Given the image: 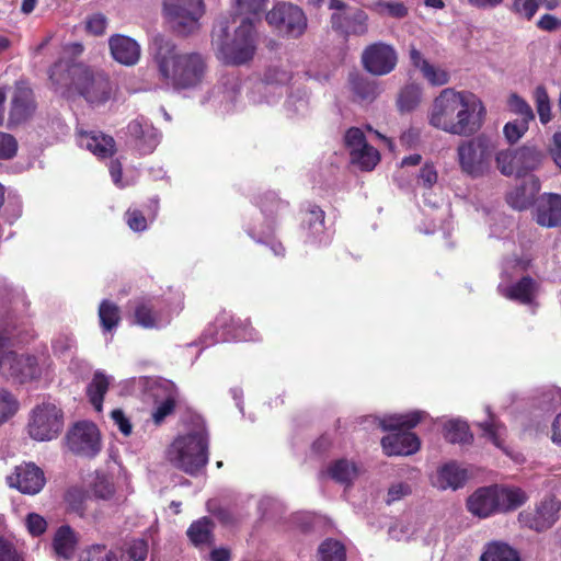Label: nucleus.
I'll list each match as a JSON object with an SVG mask.
<instances>
[{"label":"nucleus","mask_w":561,"mask_h":561,"mask_svg":"<svg viewBox=\"0 0 561 561\" xmlns=\"http://www.w3.org/2000/svg\"><path fill=\"white\" fill-rule=\"evenodd\" d=\"M485 106L474 94L446 88L434 99L428 123L457 136H471L483 125Z\"/></svg>","instance_id":"nucleus-1"},{"label":"nucleus","mask_w":561,"mask_h":561,"mask_svg":"<svg viewBox=\"0 0 561 561\" xmlns=\"http://www.w3.org/2000/svg\"><path fill=\"white\" fill-rule=\"evenodd\" d=\"M153 61L160 81L175 91L195 89L203 82L207 64L196 51L183 53L163 36L154 37Z\"/></svg>","instance_id":"nucleus-2"},{"label":"nucleus","mask_w":561,"mask_h":561,"mask_svg":"<svg viewBox=\"0 0 561 561\" xmlns=\"http://www.w3.org/2000/svg\"><path fill=\"white\" fill-rule=\"evenodd\" d=\"M422 420V412L394 414L381 420L383 431L396 432L381 439V447L387 456H410L419 451L421 440L415 433L409 432Z\"/></svg>","instance_id":"nucleus-3"},{"label":"nucleus","mask_w":561,"mask_h":561,"mask_svg":"<svg viewBox=\"0 0 561 561\" xmlns=\"http://www.w3.org/2000/svg\"><path fill=\"white\" fill-rule=\"evenodd\" d=\"M167 459L176 469L196 477L208 463V436L191 432L178 436L167 450Z\"/></svg>","instance_id":"nucleus-4"},{"label":"nucleus","mask_w":561,"mask_h":561,"mask_svg":"<svg viewBox=\"0 0 561 561\" xmlns=\"http://www.w3.org/2000/svg\"><path fill=\"white\" fill-rule=\"evenodd\" d=\"M220 34L215 39L225 64L240 66L250 61L256 50L255 28L253 22L245 18L234 31L233 38L228 42L227 22L220 23Z\"/></svg>","instance_id":"nucleus-5"},{"label":"nucleus","mask_w":561,"mask_h":561,"mask_svg":"<svg viewBox=\"0 0 561 561\" xmlns=\"http://www.w3.org/2000/svg\"><path fill=\"white\" fill-rule=\"evenodd\" d=\"M328 8L333 11L330 16L331 27L344 41L368 33L369 16L363 9L351 7L343 0H329Z\"/></svg>","instance_id":"nucleus-6"},{"label":"nucleus","mask_w":561,"mask_h":561,"mask_svg":"<svg viewBox=\"0 0 561 561\" xmlns=\"http://www.w3.org/2000/svg\"><path fill=\"white\" fill-rule=\"evenodd\" d=\"M265 20L278 34L287 38L301 37L308 27L306 13L291 2H277L266 13Z\"/></svg>","instance_id":"nucleus-7"},{"label":"nucleus","mask_w":561,"mask_h":561,"mask_svg":"<svg viewBox=\"0 0 561 561\" xmlns=\"http://www.w3.org/2000/svg\"><path fill=\"white\" fill-rule=\"evenodd\" d=\"M163 11L173 31L188 35L198 30L203 16V0H163Z\"/></svg>","instance_id":"nucleus-8"},{"label":"nucleus","mask_w":561,"mask_h":561,"mask_svg":"<svg viewBox=\"0 0 561 561\" xmlns=\"http://www.w3.org/2000/svg\"><path fill=\"white\" fill-rule=\"evenodd\" d=\"M62 427L64 413L56 404L43 402L32 410L27 430L33 439L51 440L58 436Z\"/></svg>","instance_id":"nucleus-9"},{"label":"nucleus","mask_w":561,"mask_h":561,"mask_svg":"<svg viewBox=\"0 0 561 561\" xmlns=\"http://www.w3.org/2000/svg\"><path fill=\"white\" fill-rule=\"evenodd\" d=\"M457 153L461 170L471 176H480L489 169L493 147L485 137H477L462 141Z\"/></svg>","instance_id":"nucleus-10"},{"label":"nucleus","mask_w":561,"mask_h":561,"mask_svg":"<svg viewBox=\"0 0 561 561\" xmlns=\"http://www.w3.org/2000/svg\"><path fill=\"white\" fill-rule=\"evenodd\" d=\"M69 450L78 456L95 457L101 450L99 428L92 422H77L66 435Z\"/></svg>","instance_id":"nucleus-11"},{"label":"nucleus","mask_w":561,"mask_h":561,"mask_svg":"<svg viewBox=\"0 0 561 561\" xmlns=\"http://www.w3.org/2000/svg\"><path fill=\"white\" fill-rule=\"evenodd\" d=\"M84 64L59 59L48 68L50 89L64 98L75 94Z\"/></svg>","instance_id":"nucleus-12"},{"label":"nucleus","mask_w":561,"mask_h":561,"mask_svg":"<svg viewBox=\"0 0 561 561\" xmlns=\"http://www.w3.org/2000/svg\"><path fill=\"white\" fill-rule=\"evenodd\" d=\"M398 64V54L393 46L376 42L362 53L363 68L373 76L381 77L392 72Z\"/></svg>","instance_id":"nucleus-13"},{"label":"nucleus","mask_w":561,"mask_h":561,"mask_svg":"<svg viewBox=\"0 0 561 561\" xmlns=\"http://www.w3.org/2000/svg\"><path fill=\"white\" fill-rule=\"evenodd\" d=\"M1 375L14 382L25 383L41 378L42 368L34 355L8 352L2 362Z\"/></svg>","instance_id":"nucleus-14"},{"label":"nucleus","mask_w":561,"mask_h":561,"mask_svg":"<svg viewBox=\"0 0 561 561\" xmlns=\"http://www.w3.org/2000/svg\"><path fill=\"white\" fill-rule=\"evenodd\" d=\"M78 87L75 93L83 96L89 103H105L111 96L110 79L101 73L94 72L89 66L84 65Z\"/></svg>","instance_id":"nucleus-15"},{"label":"nucleus","mask_w":561,"mask_h":561,"mask_svg":"<svg viewBox=\"0 0 561 561\" xmlns=\"http://www.w3.org/2000/svg\"><path fill=\"white\" fill-rule=\"evenodd\" d=\"M559 504L552 499L543 500L534 511H523L518 515L522 526L538 533L551 528L558 520Z\"/></svg>","instance_id":"nucleus-16"},{"label":"nucleus","mask_w":561,"mask_h":561,"mask_svg":"<svg viewBox=\"0 0 561 561\" xmlns=\"http://www.w3.org/2000/svg\"><path fill=\"white\" fill-rule=\"evenodd\" d=\"M8 483L21 493L35 495L43 490L46 479L44 471L39 467L28 462L16 466L14 473L8 477Z\"/></svg>","instance_id":"nucleus-17"},{"label":"nucleus","mask_w":561,"mask_h":561,"mask_svg":"<svg viewBox=\"0 0 561 561\" xmlns=\"http://www.w3.org/2000/svg\"><path fill=\"white\" fill-rule=\"evenodd\" d=\"M534 219L540 227H561V194H541L535 204Z\"/></svg>","instance_id":"nucleus-18"},{"label":"nucleus","mask_w":561,"mask_h":561,"mask_svg":"<svg viewBox=\"0 0 561 561\" xmlns=\"http://www.w3.org/2000/svg\"><path fill=\"white\" fill-rule=\"evenodd\" d=\"M77 140L81 148H85L99 159L112 158L116 153V142L114 138L101 131L78 129Z\"/></svg>","instance_id":"nucleus-19"},{"label":"nucleus","mask_w":561,"mask_h":561,"mask_svg":"<svg viewBox=\"0 0 561 561\" xmlns=\"http://www.w3.org/2000/svg\"><path fill=\"white\" fill-rule=\"evenodd\" d=\"M467 507L470 513L482 518L500 512L497 488L485 486L478 489L469 496Z\"/></svg>","instance_id":"nucleus-20"},{"label":"nucleus","mask_w":561,"mask_h":561,"mask_svg":"<svg viewBox=\"0 0 561 561\" xmlns=\"http://www.w3.org/2000/svg\"><path fill=\"white\" fill-rule=\"evenodd\" d=\"M112 57L125 66H134L140 58V46L138 43L125 35L115 34L108 39Z\"/></svg>","instance_id":"nucleus-21"},{"label":"nucleus","mask_w":561,"mask_h":561,"mask_svg":"<svg viewBox=\"0 0 561 561\" xmlns=\"http://www.w3.org/2000/svg\"><path fill=\"white\" fill-rule=\"evenodd\" d=\"M409 56L411 64L420 69L423 78L427 80L431 85L439 87L449 82V73L443 68L430 64L414 45L410 46Z\"/></svg>","instance_id":"nucleus-22"},{"label":"nucleus","mask_w":561,"mask_h":561,"mask_svg":"<svg viewBox=\"0 0 561 561\" xmlns=\"http://www.w3.org/2000/svg\"><path fill=\"white\" fill-rule=\"evenodd\" d=\"M215 324L222 330L224 341L244 340L250 337L253 331L249 321H242L226 311L217 316Z\"/></svg>","instance_id":"nucleus-23"},{"label":"nucleus","mask_w":561,"mask_h":561,"mask_svg":"<svg viewBox=\"0 0 561 561\" xmlns=\"http://www.w3.org/2000/svg\"><path fill=\"white\" fill-rule=\"evenodd\" d=\"M468 478L466 469L460 468L456 462H449L437 471L436 486L446 490L462 488Z\"/></svg>","instance_id":"nucleus-24"},{"label":"nucleus","mask_w":561,"mask_h":561,"mask_svg":"<svg viewBox=\"0 0 561 561\" xmlns=\"http://www.w3.org/2000/svg\"><path fill=\"white\" fill-rule=\"evenodd\" d=\"M77 545V537L68 525L60 526L53 538V548L59 558L69 560L73 557Z\"/></svg>","instance_id":"nucleus-25"},{"label":"nucleus","mask_w":561,"mask_h":561,"mask_svg":"<svg viewBox=\"0 0 561 561\" xmlns=\"http://www.w3.org/2000/svg\"><path fill=\"white\" fill-rule=\"evenodd\" d=\"M545 154L535 146H523L516 149L517 176H523L536 170L542 162Z\"/></svg>","instance_id":"nucleus-26"},{"label":"nucleus","mask_w":561,"mask_h":561,"mask_svg":"<svg viewBox=\"0 0 561 561\" xmlns=\"http://www.w3.org/2000/svg\"><path fill=\"white\" fill-rule=\"evenodd\" d=\"M537 284L529 275L523 276L518 282L506 289L505 297L523 305L533 302Z\"/></svg>","instance_id":"nucleus-27"},{"label":"nucleus","mask_w":561,"mask_h":561,"mask_svg":"<svg viewBox=\"0 0 561 561\" xmlns=\"http://www.w3.org/2000/svg\"><path fill=\"white\" fill-rule=\"evenodd\" d=\"M480 561H522L517 550L508 543L493 541L485 546Z\"/></svg>","instance_id":"nucleus-28"},{"label":"nucleus","mask_w":561,"mask_h":561,"mask_svg":"<svg viewBox=\"0 0 561 561\" xmlns=\"http://www.w3.org/2000/svg\"><path fill=\"white\" fill-rule=\"evenodd\" d=\"M30 91H18L11 100V107L9 113L10 124H20L31 115L32 102Z\"/></svg>","instance_id":"nucleus-29"},{"label":"nucleus","mask_w":561,"mask_h":561,"mask_svg":"<svg viewBox=\"0 0 561 561\" xmlns=\"http://www.w3.org/2000/svg\"><path fill=\"white\" fill-rule=\"evenodd\" d=\"M213 530H214V523L209 517H202L195 522H193L187 531L186 535L190 539V541L198 547L202 545H210L213 542Z\"/></svg>","instance_id":"nucleus-30"},{"label":"nucleus","mask_w":561,"mask_h":561,"mask_svg":"<svg viewBox=\"0 0 561 561\" xmlns=\"http://www.w3.org/2000/svg\"><path fill=\"white\" fill-rule=\"evenodd\" d=\"M98 314L100 325L104 332H112L115 330L122 320L119 307L108 299L101 301Z\"/></svg>","instance_id":"nucleus-31"},{"label":"nucleus","mask_w":561,"mask_h":561,"mask_svg":"<svg viewBox=\"0 0 561 561\" xmlns=\"http://www.w3.org/2000/svg\"><path fill=\"white\" fill-rule=\"evenodd\" d=\"M444 437L450 444H471L473 435L467 422L448 421L444 426Z\"/></svg>","instance_id":"nucleus-32"},{"label":"nucleus","mask_w":561,"mask_h":561,"mask_svg":"<svg viewBox=\"0 0 561 561\" xmlns=\"http://www.w3.org/2000/svg\"><path fill=\"white\" fill-rule=\"evenodd\" d=\"M328 474L337 483L351 484L357 476V468L354 462L342 458L328 467Z\"/></svg>","instance_id":"nucleus-33"},{"label":"nucleus","mask_w":561,"mask_h":561,"mask_svg":"<svg viewBox=\"0 0 561 561\" xmlns=\"http://www.w3.org/2000/svg\"><path fill=\"white\" fill-rule=\"evenodd\" d=\"M351 162L357 165L362 171H371L380 161L379 151L371 145L359 148L350 152Z\"/></svg>","instance_id":"nucleus-34"},{"label":"nucleus","mask_w":561,"mask_h":561,"mask_svg":"<svg viewBox=\"0 0 561 561\" xmlns=\"http://www.w3.org/2000/svg\"><path fill=\"white\" fill-rule=\"evenodd\" d=\"M108 379L102 373H95L92 381L87 387V394L90 403L96 411H102L104 396L108 390Z\"/></svg>","instance_id":"nucleus-35"},{"label":"nucleus","mask_w":561,"mask_h":561,"mask_svg":"<svg viewBox=\"0 0 561 561\" xmlns=\"http://www.w3.org/2000/svg\"><path fill=\"white\" fill-rule=\"evenodd\" d=\"M91 500L89 493L80 488H70L65 494L67 510L70 513L84 517L88 510V502Z\"/></svg>","instance_id":"nucleus-36"},{"label":"nucleus","mask_w":561,"mask_h":561,"mask_svg":"<svg viewBox=\"0 0 561 561\" xmlns=\"http://www.w3.org/2000/svg\"><path fill=\"white\" fill-rule=\"evenodd\" d=\"M288 202L280 199L274 193H265L260 197L259 206L267 220L274 222L275 219L288 208Z\"/></svg>","instance_id":"nucleus-37"},{"label":"nucleus","mask_w":561,"mask_h":561,"mask_svg":"<svg viewBox=\"0 0 561 561\" xmlns=\"http://www.w3.org/2000/svg\"><path fill=\"white\" fill-rule=\"evenodd\" d=\"M500 512L515 511L527 500L526 493L520 489H497Z\"/></svg>","instance_id":"nucleus-38"},{"label":"nucleus","mask_w":561,"mask_h":561,"mask_svg":"<svg viewBox=\"0 0 561 561\" xmlns=\"http://www.w3.org/2000/svg\"><path fill=\"white\" fill-rule=\"evenodd\" d=\"M325 213L318 205H311L305 213L302 219V229L307 231L308 237H316L324 229Z\"/></svg>","instance_id":"nucleus-39"},{"label":"nucleus","mask_w":561,"mask_h":561,"mask_svg":"<svg viewBox=\"0 0 561 561\" xmlns=\"http://www.w3.org/2000/svg\"><path fill=\"white\" fill-rule=\"evenodd\" d=\"M134 323L145 328L153 329L158 323V313L148 301H137L134 308Z\"/></svg>","instance_id":"nucleus-40"},{"label":"nucleus","mask_w":561,"mask_h":561,"mask_svg":"<svg viewBox=\"0 0 561 561\" xmlns=\"http://www.w3.org/2000/svg\"><path fill=\"white\" fill-rule=\"evenodd\" d=\"M148 556V542L142 538L133 539L121 550L118 561H145Z\"/></svg>","instance_id":"nucleus-41"},{"label":"nucleus","mask_w":561,"mask_h":561,"mask_svg":"<svg viewBox=\"0 0 561 561\" xmlns=\"http://www.w3.org/2000/svg\"><path fill=\"white\" fill-rule=\"evenodd\" d=\"M533 99L541 124L546 125L552 119L551 103L548 91L545 85L536 87Z\"/></svg>","instance_id":"nucleus-42"},{"label":"nucleus","mask_w":561,"mask_h":561,"mask_svg":"<svg viewBox=\"0 0 561 561\" xmlns=\"http://www.w3.org/2000/svg\"><path fill=\"white\" fill-rule=\"evenodd\" d=\"M422 90L417 84H408L399 93L398 107L401 112L414 110L421 101Z\"/></svg>","instance_id":"nucleus-43"},{"label":"nucleus","mask_w":561,"mask_h":561,"mask_svg":"<svg viewBox=\"0 0 561 561\" xmlns=\"http://www.w3.org/2000/svg\"><path fill=\"white\" fill-rule=\"evenodd\" d=\"M352 91L363 101H373L377 96V85L375 82L359 75L351 77Z\"/></svg>","instance_id":"nucleus-44"},{"label":"nucleus","mask_w":561,"mask_h":561,"mask_svg":"<svg viewBox=\"0 0 561 561\" xmlns=\"http://www.w3.org/2000/svg\"><path fill=\"white\" fill-rule=\"evenodd\" d=\"M319 561H345V548L337 540L327 539L319 547Z\"/></svg>","instance_id":"nucleus-45"},{"label":"nucleus","mask_w":561,"mask_h":561,"mask_svg":"<svg viewBox=\"0 0 561 561\" xmlns=\"http://www.w3.org/2000/svg\"><path fill=\"white\" fill-rule=\"evenodd\" d=\"M542 4V0H513L510 11L517 18L531 21Z\"/></svg>","instance_id":"nucleus-46"},{"label":"nucleus","mask_w":561,"mask_h":561,"mask_svg":"<svg viewBox=\"0 0 561 561\" xmlns=\"http://www.w3.org/2000/svg\"><path fill=\"white\" fill-rule=\"evenodd\" d=\"M496 167L504 175H517L516 149H506L496 153Z\"/></svg>","instance_id":"nucleus-47"},{"label":"nucleus","mask_w":561,"mask_h":561,"mask_svg":"<svg viewBox=\"0 0 561 561\" xmlns=\"http://www.w3.org/2000/svg\"><path fill=\"white\" fill-rule=\"evenodd\" d=\"M19 409V402L11 392L0 388V424L5 423Z\"/></svg>","instance_id":"nucleus-48"},{"label":"nucleus","mask_w":561,"mask_h":561,"mask_svg":"<svg viewBox=\"0 0 561 561\" xmlns=\"http://www.w3.org/2000/svg\"><path fill=\"white\" fill-rule=\"evenodd\" d=\"M506 202L514 209L524 210L531 205L533 197L527 194V188L520 185L516 186L506 195Z\"/></svg>","instance_id":"nucleus-49"},{"label":"nucleus","mask_w":561,"mask_h":561,"mask_svg":"<svg viewBox=\"0 0 561 561\" xmlns=\"http://www.w3.org/2000/svg\"><path fill=\"white\" fill-rule=\"evenodd\" d=\"M375 10L379 14H387L394 19H403L408 15L409 10L401 1H383L379 0L375 3Z\"/></svg>","instance_id":"nucleus-50"},{"label":"nucleus","mask_w":561,"mask_h":561,"mask_svg":"<svg viewBox=\"0 0 561 561\" xmlns=\"http://www.w3.org/2000/svg\"><path fill=\"white\" fill-rule=\"evenodd\" d=\"M508 105L511 111L520 117L519 119L526 122H533L535 119V114L531 106L518 94H511L508 99Z\"/></svg>","instance_id":"nucleus-51"},{"label":"nucleus","mask_w":561,"mask_h":561,"mask_svg":"<svg viewBox=\"0 0 561 561\" xmlns=\"http://www.w3.org/2000/svg\"><path fill=\"white\" fill-rule=\"evenodd\" d=\"M529 123L523 119H514L505 124L503 133L510 144L517 142L528 130Z\"/></svg>","instance_id":"nucleus-52"},{"label":"nucleus","mask_w":561,"mask_h":561,"mask_svg":"<svg viewBox=\"0 0 561 561\" xmlns=\"http://www.w3.org/2000/svg\"><path fill=\"white\" fill-rule=\"evenodd\" d=\"M478 426L482 430L483 436L488 437L494 446L503 449V440L500 437V430L504 426L501 423L496 422L493 416L490 415V420L478 423Z\"/></svg>","instance_id":"nucleus-53"},{"label":"nucleus","mask_w":561,"mask_h":561,"mask_svg":"<svg viewBox=\"0 0 561 561\" xmlns=\"http://www.w3.org/2000/svg\"><path fill=\"white\" fill-rule=\"evenodd\" d=\"M126 225L135 232H142L148 228V219L137 208H128L124 215Z\"/></svg>","instance_id":"nucleus-54"},{"label":"nucleus","mask_w":561,"mask_h":561,"mask_svg":"<svg viewBox=\"0 0 561 561\" xmlns=\"http://www.w3.org/2000/svg\"><path fill=\"white\" fill-rule=\"evenodd\" d=\"M18 140L8 133L0 131V160H10L16 156Z\"/></svg>","instance_id":"nucleus-55"},{"label":"nucleus","mask_w":561,"mask_h":561,"mask_svg":"<svg viewBox=\"0 0 561 561\" xmlns=\"http://www.w3.org/2000/svg\"><path fill=\"white\" fill-rule=\"evenodd\" d=\"M367 144L368 142L366 140L365 134L360 128L351 127L346 130L344 136V145L350 150V152L358 150Z\"/></svg>","instance_id":"nucleus-56"},{"label":"nucleus","mask_w":561,"mask_h":561,"mask_svg":"<svg viewBox=\"0 0 561 561\" xmlns=\"http://www.w3.org/2000/svg\"><path fill=\"white\" fill-rule=\"evenodd\" d=\"M176 407V400L174 397L169 396L162 402L158 403L152 412V420L156 424H161L164 419L171 415Z\"/></svg>","instance_id":"nucleus-57"},{"label":"nucleus","mask_w":561,"mask_h":561,"mask_svg":"<svg viewBox=\"0 0 561 561\" xmlns=\"http://www.w3.org/2000/svg\"><path fill=\"white\" fill-rule=\"evenodd\" d=\"M82 561H118V557L105 546L94 545L87 551V557Z\"/></svg>","instance_id":"nucleus-58"},{"label":"nucleus","mask_w":561,"mask_h":561,"mask_svg":"<svg viewBox=\"0 0 561 561\" xmlns=\"http://www.w3.org/2000/svg\"><path fill=\"white\" fill-rule=\"evenodd\" d=\"M107 25V20L102 13L89 15L85 21V31L94 36L103 35Z\"/></svg>","instance_id":"nucleus-59"},{"label":"nucleus","mask_w":561,"mask_h":561,"mask_svg":"<svg viewBox=\"0 0 561 561\" xmlns=\"http://www.w3.org/2000/svg\"><path fill=\"white\" fill-rule=\"evenodd\" d=\"M237 9L241 14H261L266 7L267 0H236Z\"/></svg>","instance_id":"nucleus-60"},{"label":"nucleus","mask_w":561,"mask_h":561,"mask_svg":"<svg viewBox=\"0 0 561 561\" xmlns=\"http://www.w3.org/2000/svg\"><path fill=\"white\" fill-rule=\"evenodd\" d=\"M25 522H26L27 530L33 537L42 536L47 529V522L39 514H36V513L27 514Z\"/></svg>","instance_id":"nucleus-61"},{"label":"nucleus","mask_w":561,"mask_h":561,"mask_svg":"<svg viewBox=\"0 0 561 561\" xmlns=\"http://www.w3.org/2000/svg\"><path fill=\"white\" fill-rule=\"evenodd\" d=\"M0 561H25L24 557L9 540L0 537Z\"/></svg>","instance_id":"nucleus-62"},{"label":"nucleus","mask_w":561,"mask_h":561,"mask_svg":"<svg viewBox=\"0 0 561 561\" xmlns=\"http://www.w3.org/2000/svg\"><path fill=\"white\" fill-rule=\"evenodd\" d=\"M438 179V173L433 163H425L419 174V181L426 188H432Z\"/></svg>","instance_id":"nucleus-63"},{"label":"nucleus","mask_w":561,"mask_h":561,"mask_svg":"<svg viewBox=\"0 0 561 561\" xmlns=\"http://www.w3.org/2000/svg\"><path fill=\"white\" fill-rule=\"evenodd\" d=\"M548 152L561 171V131H556L548 147Z\"/></svg>","instance_id":"nucleus-64"}]
</instances>
